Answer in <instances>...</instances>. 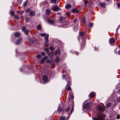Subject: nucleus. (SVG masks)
Returning a JSON list of instances; mask_svg holds the SVG:
<instances>
[{"label":"nucleus","instance_id":"5","mask_svg":"<svg viewBox=\"0 0 120 120\" xmlns=\"http://www.w3.org/2000/svg\"><path fill=\"white\" fill-rule=\"evenodd\" d=\"M22 38H20L18 39L15 42V44L16 45H18L20 44L22 42Z\"/></svg>","mask_w":120,"mask_h":120},{"label":"nucleus","instance_id":"61","mask_svg":"<svg viewBox=\"0 0 120 120\" xmlns=\"http://www.w3.org/2000/svg\"><path fill=\"white\" fill-rule=\"evenodd\" d=\"M28 40L29 42H30V38H28Z\"/></svg>","mask_w":120,"mask_h":120},{"label":"nucleus","instance_id":"35","mask_svg":"<svg viewBox=\"0 0 120 120\" xmlns=\"http://www.w3.org/2000/svg\"><path fill=\"white\" fill-rule=\"evenodd\" d=\"M49 55L50 56V57H51L53 56V52H50L49 53Z\"/></svg>","mask_w":120,"mask_h":120},{"label":"nucleus","instance_id":"4","mask_svg":"<svg viewBox=\"0 0 120 120\" xmlns=\"http://www.w3.org/2000/svg\"><path fill=\"white\" fill-rule=\"evenodd\" d=\"M105 107H103L101 105L98 106V109L99 111L102 112L104 111L105 110Z\"/></svg>","mask_w":120,"mask_h":120},{"label":"nucleus","instance_id":"62","mask_svg":"<svg viewBox=\"0 0 120 120\" xmlns=\"http://www.w3.org/2000/svg\"><path fill=\"white\" fill-rule=\"evenodd\" d=\"M18 13H20V11H18Z\"/></svg>","mask_w":120,"mask_h":120},{"label":"nucleus","instance_id":"58","mask_svg":"<svg viewBox=\"0 0 120 120\" xmlns=\"http://www.w3.org/2000/svg\"><path fill=\"white\" fill-rule=\"evenodd\" d=\"M65 75L64 74H63V78H65Z\"/></svg>","mask_w":120,"mask_h":120},{"label":"nucleus","instance_id":"34","mask_svg":"<svg viewBox=\"0 0 120 120\" xmlns=\"http://www.w3.org/2000/svg\"><path fill=\"white\" fill-rule=\"evenodd\" d=\"M74 98V97L72 95H71V96L70 97V98L69 99V100L70 101L71 99L72 100V101H73V99Z\"/></svg>","mask_w":120,"mask_h":120},{"label":"nucleus","instance_id":"22","mask_svg":"<svg viewBox=\"0 0 120 120\" xmlns=\"http://www.w3.org/2000/svg\"><path fill=\"white\" fill-rule=\"evenodd\" d=\"M74 107V105H72L71 106V110L70 112L71 114L72 113V112L73 110Z\"/></svg>","mask_w":120,"mask_h":120},{"label":"nucleus","instance_id":"32","mask_svg":"<svg viewBox=\"0 0 120 120\" xmlns=\"http://www.w3.org/2000/svg\"><path fill=\"white\" fill-rule=\"evenodd\" d=\"M26 27H25L23 26L22 27V31H26Z\"/></svg>","mask_w":120,"mask_h":120},{"label":"nucleus","instance_id":"8","mask_svg":"<svg viewBox=\"0 0 120 120\" xmlns=\"http://www.w3.org/2000/svg\"><path fill=\"white\" fill-rule=\"evenodd\" d=\"M70 83H69L68 82L67 83V85L66 86V88L68 90H71V89L70 87Z\"/></svg>","mask_w":120,"mask_h":120},{"label":"nucleus","instance_id":"26","mask_svg":"<svg viewBox=\"0 0 120 120\" xmlns=\"http://www.w3.org/2000/svg\"><path fill=\"white\" fill-rule=\"evenodd\" d=\"M51 67L53 68H54L55 66V64L53 62H52L50 64Z\"/></svg>","mask_w":120,"mask_h":120},{"label":"nucleus","instance_id":"23","mask_svg":"<svg viewBox=\"0 0 120 120\" xmlns=\"http://www.w3.org/2000/svg\"><path fill=\"white\" fill-rule=\"evenodd\" d=\"M72 12H76L77 13L79 12V11L78 10L76 9H74L72 10Z\"/></svg>","mask_w":120,"mask_h":120},{"label":"nucleus","instance_id":"19","mask_svg":"<svg viewBox=\"0 0 120 120\" xmlns=\"http://www.w3.org/2000/svg\"><path fill=\"white\" fill-rule=\"evenodd\" d=\"M60 50L59 49H57L56 51L55 52V54L56 55L58 54H60Z\"/></svg>","mask_w":120,"mask_h":120},{"label":"nucleus","instance_id":"15","mask_svg":"<svg viewBox=\"0 0 120 120\" xmlns=\"http://www.w3.org/2000/svg\"><path fill=\"white\" fill-rule=\"evenodd\" d=\"M28 0H26L25 2L23 3L22 6L23 7H25L27 5L28 3Z\"/></svg>","mask_w":120,"mask_h":120},{"label":"nucleus","instance_id":"31","mask_svg":"<svg viewBox=\"0 0 120 120\" xmlns=\"http://www.w3.org/2000/svg\"><path fill=\"white\" fill-rule=\"evenodd\" d=\"M46 35L45 33L44 34H39V35L41 36L42 37H44Z\"/></svg>","mask_w":120,"mask_h":120},{"label":"nucleus","instance_id":"59","mask_svg":"<svg viewBox=\"0 0 120 120\" xmlns=\"http://www.w3.org/2000/svg\"><path fill=\"white\" fill-rule=\"evenodd\" d=\"M20 71L21 72H22L23 71H22V69L21 68H20Z\"/></svg>","mask_w":120,"mask_h":120},{"label":"nucleus","instance_id":"47","mask_svg":"<svg viewBox=\"0 0 120 120\" xmlns=\"http://www.w3.org/2000/svg\"><path fill=\"white\" fill-rule=\"evenodd\" d=\"M46 62L47 63H49L50 64H51V62L50 60H48Z\"/></svg>","mask_w":120,"mask_h":120},{"label":"nucleus","instance_id":"24","mask_svg":"<svg viewBox=\"0 0 120 120\" xmlns=\"http://www.w3.org/2000/svg\"><path fill=\"white\" fill-rule=\"evenodd\" d=\"M50 13V11L49 9H47L46 11V14L48 15Z\"/></svg>","mask_w":120,"mask_h":120},{"label":"nucleus","instance_id":"17","mask_svg":"<svg viewBox=\"0 0 120 120\" xmlns=\"http://www.w3.org/2000/svg\"><path fill=\"white\" fill-rule=\"evenodd\" d=\"M15 37L19 38L20 36V34L19 33L16 32L15 34Z\"/></svg>","mask_w":120,"mask_h":120},{"label":"nucleus","instance_id":"11","mask_svg":"<svg viewBox=\"0 0 120 120\" xmlns=\"http://www.w3.org/2000/svg\"><path fill=\"white\" fill-rule=\"evenodd\" d=\"M47 58V56H45L44 57L42 58L41 61H40V63H43L44 60H46Z\"/></svg>","mask_w":120,"mask_h":120},{"label":"nucleus","instance_id":"64","mask_svg":"<svg viewBox=\"0 0 120 120\" xmlns=\"http://www.w3.org/2000/svg\"><path fill=\"white\" fill-rule=\"evenodd\" d=\"M23 12H24V11H22V12H21L22 13H23Z\"/></svg>","mask_w":120,"mask_h":120},{"label":"nucleus","instance_id":"20","mask_svg":"<svg viewBox=\"0 0 120 120\" xmlns=\"http://www.w3.org/2000/svg\"><path fill=\"white\" fill-rule=\"evenodd\" d=\"M100 5L102 7L104 8L105 5V3H101L100 4Z\"/></svg>","mask_w":120,"mask_h":120},{"label":"nucleus","instance_id":"33","mask_svg":"<svg viewBox=\"0 0 120 120\" xmlns=\"http://www.w3.org/2000/svg\"><path fill=\"white\" fill-rule=\"evenodd\" d=\"M82 21L83 23L84 24H85L86 23V20L85 18L84 17H83L82 19Z\"/></svg>","mask_w":120,"mask_h":120},{"label":"nucleus","instance_id":"36","mask_svg":"<svg viewBox=\"0 0 120 120\" xmlns=\"http://www.w3.org/2000/svg\"><path fill=\"white\" fill-rule=\"evenodd\" d=\"M111 105V103H108L106 105V106L107 107H109Z\"/></svg>","mask_w":120,"mask_h":120},{"label":"nucleus","instance_id":"50","mask_svg":"<svg viewBox=\"0 0 120 120\" xmlns=\"http://www.w3.org/2000/svg\"><path fill=\"white\" fill-rule=\"evenodd\" d=\"M89 25L90 26V27L91 28L93 26V23H90L89 24Z\"/></svg>","mask_w":120,"mask_h":120},{"label":"nucleus","instance_id":"60","mask_svg":"<svg viewBox=\"0 0 120 120\" xmlns=\"http://www.w3.org/2000/svg\"><path fill=\"white\" fill-rule=\"evenodd\" d=\"M23 18V15H22L21 16V19H22Z\"/></svg>","mask_w":120,"mask_h":120},{"label":"nucleus","instance_id":"6","mask_svg":"<svg viewBox=\"0 0 120 120\" xmlns=\"http://www.w3.org/2000/svg\"><path fill=\"white\" fill-rule=\"evenodd\" d=\"M59 8L57 6H52L51 8L52 9L53 11H58L59 10Z\"/></svg>","mask_w":120,"mask_h":120},{"label":"nucleus","instance_id":"25","mask_svg":"<svg viewBox=\"0 0 120 120\" xmlns=\"http://www.w3.org/2000/svg\"><path fill=\"white\" fill-rule=\"evenodd\" d=\"M71 5L70 4H68L65 6L66 8V9H68L71 7Z\"/></svg>","mask_w":120,"mask_h":120},{"label":"nucleus","instance_id":"44","mask_svg":"<svg viewBox=\"0 0 120 120\" xmlns=\"http://www.w3.org/2000/svg\"><path fill=\"white\" fill-rule=\"evenodd\" d=\"M52 3L55 4L56 3V0H51Z\"/></svg>","mask_w":120,"mask_h":120},{"label":"nucleus","instance_id":"28","mask_svg":"<svg viewBox=\"0 0 120 120\" xmlns=\"http://www.w3.org/2000/svg\"><path fill=\"white\" fill-rule=\"evenodd\" d=\"M60 120H65V118L64 116L60 117Z\"/></svg>","mask_w":120,"mask_h":120},{"label":"nucleus","instance_id":"16","mask_svg":"<svg viewBox=\"0 0 120 120\" xmlns=\"http://www.w3.org/2000/svg\"><path fill=\"white\" fill-rule=\"evenodd\" d=\"M49 35L48 34H47L45 37V41L46 42H49L48 37Z\"/></svg>","mask_w":120,"mask_h":120},{"label":"nucleus","instance_id":"1","mask_svg":"<svg viewBox=\"0 0 120 120\" xmlns=\"http://www.w3.org/2000/svg\"><path fill=\"white\" fill-rule=\"evenodd\" d=\"M92 119L93 120H104L105 117L101 112H99L98 114L97 117H93Z\"/></svg>","mask_w":120,"mask_h":120},{"label":"nucleus","instance_id":"57","mask_svg":"<svg viewBox=\"0 0 120 120\" xmlns=\"http://www.w3.org/2000/svg\"><path fill=\"white\" fill-rule=\"evenodd\" d=\"M118 55H119L120 54V50H119L118 52Z\"/></svg>","mask_w":120,"mask_h":120},{"label":"nucleus","instance_id":"48","mask_svg":"<svg viewBox=\"0 0 120 120\" xmlns=\"http://www.w3.org/2000/svg\"><path fill=\"white\" fill-rule=\"evenodd\" d=\"M120 116L119 115H117L116 118H117V119H119L120 118Z\"/></svg>","mask_w":120,"mask_h":120},{"label":"nucleus","instance_id":"30","mask_svg":"<svg viewBox=\"0 0 120 120\" xmlns=\"http://www.w3.org/2000/svg\"><path fill=\"white\" fill-rule=\"evenodd\" d=\"M37 28L38 30H40L41 29V26L40 25L37 26Z\"/></svg>","mask_w":120,"mask_h":120},{"label":"nucleus","instance_id":"14","mask_svg":"<svg viewBox=\"0 0 120 120\" xmlns=\"http://www.w3.org/2000/svg\"><path fill=\"white\" fill-rule=\"evenodd\" d=\"M48 22L49 23L52 24H53L54 23V21L50 19H49L48 20Z\"/></svg>","mask_w":120,"mask_h":120},{"label":"nucleus","instance_id":"10","mask_svg":"<svg viewBox=\"0 0 120 120\" xmlns=\"http://www.w3.org/2000/svg\"><path fill=\"white\" fill-rule=\"evenodd\" d=\"M43 80L45 82H46L48 80V77L47 75H44L42 78Z\"/></svg>","mask_w":120,"mask_h":120},{"label":"nucleus","instance_id":"63","mask_svg":"<svg viewBox=\"0 0 120 120\" xmlns=\"http://www.w3.org/2000/svg\"><path fill=\"white\" fill-rule=\"evenodd\" d=\"M65 26V25L64 26V27H67V26Z\"/></svg>","mask_w":120,"mask_h":120},{"label":"nucleus","instance_id":"2","mask_svg":"<svg viewBox=\"0 0 120 120\" xmlns=\"http://www.w3.org/2000/svg\"><path fill=\"white\" fill-rule=\"evenodd\" d=\"M23 71L27 72L29 71L30 70V66L29 65L23 67H22Z\"/></svg>","mask_w":120,"mask_h":120},{"label":"nucleus","instance_id":"29","mask_svg":"<svg viewBox=\"0 0 120 120\" xmlns=\"http://www.w3.org/2000/svg\"><path fill=\"white\" fill-rule=\"evenodd\" d=\"M29 30H26V31H24V32H25V34H26V35H28L29 34Z\"/></svg>","mask_w":120,"mask_h":120},{"label":"nucleus","instance_id":"7","mask_svg":"<svg viewBox=\"0 0 120 120\" xmlns=\"http://www.w3.org/2000/svg\"><path fill=\"white\" fill-rule=\"evenodd\" d=\"M66 77L65 80L67 83L68 82L69 83H70L71 80L70 77L69 76L67 75L66 76Z\"/></svg>","mask_w":120,"mask_h":120},{"label":"nucleus","instance_id":"54","mask_svg":"<svg viewBox=\"0 0 120 120\" xmlns=\"http://www.w3.org/2000/svg\"><path fill=\"white\" fill-rule=\"evenodd\" d=\"M117 6L118 7H120V4L119 3L117 4Z\"/></svg>","mask_w":120,"mask_h":120},{"label":"nucleus","instance_id":"51","mask_svg":"<svg viewBox=\"0 0 120 120\" xmlns=\"http://www.w3.org/2000/svg\"><path fill=\"white\" fill-rule=\"evenodd\" d=\"M41 54L43 56H44L45 54V53L44 52H42L41 53Z\"/></svg>","mask_w":120,"mask_h":120},{"label":"nucleus","instance_id":"38","mask_svg":"<svg viewBox=\"0 0 120 120\" xmlns=\"http://www.w3.org/2000/svg\"><path fill=\"white\" fill-rule=\"evenodd\" d=\"M84 33L82 32H79V34L81 36H82L84 35Z\"/></svg>","mask_w":120,"mask_h":120},{"label":"nucleus","instance_id":"39","mask_svg":"<svg viewBox=\"0 0 120 120\" xmlns=\"http://www.w3.org/2000/svg\"><path fill=\"white\" fill-rule=\"evenodd\" d=\"M11 14V15L12 16H14V15L15 12L14 11H11L10 12Z\"/></svg>","mask_w":120,"mask_h":120},{"label":"nucleus","instance_id":"13","mask_svg":"<svg viewBox=\"0 0 120 120\" xmlns=\"http://www.w3.org/2000/svg\"><path fill=\"white\" fill-rule=\"evenodd\" d=\"M60 60V58L58 57L57 56L55 59V62L56 63H58Z\"/></svg>","mask_w":120,"mask_h":120},{"label":"nucleus","instance_id":"49","mask_svg":"<svg viewBox=\"0 0 120 120\" xmlns=\"http://www.w3.org/2000/svg\"><path fill=\"white\" fill-rule=\"evenodd\" d=\"M117 102H120V97H119L117 99Z\"/></svg>","mask_w":120,"mask_h":120},{"label":"nucleus","instance_id":"9","mask_svg":"<svg viewBox=\"0 0 120 120\" xmlns=\"http://www.w3.org/2000/svg\"><path fill=\"white\" fill-rule=\"evenodd\" d=\"M95 95L94 93L92 92L90 94L89 97L90 98H92L95 96Z\"/></svg>","mask_w":120,"mask_h":120},{"label":"nucleus","instance_id":"41","mask_svg":"<svg viewBox=\"0 0 120 120\" xmlns=\"http://www.w3.org/2000/svg\"><path fill=\"white\" fill-rule=\"evenodd\" d=\"M17 2L19 3V5H20L22 2V0H20L19 1L18 0V1Z\"/></svg>","mask_w":120,"mask_h":120},{"label":"nucleus","instance_id":"27","mask_svg":"<svg viewBox=\"0 0 120 120\" xmlns=\"http://www.w3.org/2000/svg\"><path fill=\"white\" fill-rule=\"evenodd\" d=\"M71 106H69L66 109H65V110L67 112H68L70 110Z\"/></svg>","mask_w":120,"mask_h":120},{"label":"nucleus","instance_id":"45","mask_svg":"<svg viewBox=\"0 0 120 120\" xmlns=\"http://www.w3.org/2000/svg\"><path fill=\"white\" fill-rule=\"evenodd\" d=\"M36 57L37 58H40L41 57V56L40 55H38Z\"/></svg>","mask_w":120,"mask_h":120},{"label":"nucleus","instance_id":"18","mask_svg":"<svg viewBox=\"0 0 120 120\" xmlns=\"http://www.w3.org/2000/svg\"><path fill=\"white\" fill-rule=\"evenodd\" d=\"M63 110V109L62 108H61V107L59 106L58 109V111L59 112H60L62 111Z\"/></svg>","mask_w":120,"mask_h":120},{"label":"nucleus","instance_id":"53","mask_svg":"<svg viewBox=\"0 0 120 120\" xmlns=\"http://www.w3.org/2000/svg\"><path fill=\"white\" fill-rule=\"evenodd\" d=\"M50 49L51 50H53L54 48L52 47V46H50Z\"/></svg>","mask_w":120,"mask_h":120},{"label":"nucleus","instance_id":"12","mask_svg":"<svg viewBox=\"0 0 120 120\" xmlns=\"http://www.w3.org/2000/svg\"><path fill=\"white\" fill-rule=\"evenodd\" d=\"M90 104L89 103H86L84 104V108L86 109L88 108L89 107Z\"/></svg>","mask_w":120,"mask_h":120},{"label":"nucleus","instance_id":"42","mask_svg":"<svg viewBox=\"0 0 120 120\" xmlns=\"http://www.w3.org/2000/svg\"><path fill=\"white\" fill-rule=\"evenodd\" d=\"M47 42H46L45 43V46L46 47H48V44L47 43Z\"/></svg>","mask_w":120,"mask_h":120},{"label":"nucleus","instance_id":"21","mask_svg":"<svg viewBox=\"0 0 120 120\" xmlns=\"http://www.w3.org/2000/svg\"><path fill=\"white\" fill-rule=\"evenodd\" d=\"M35 15V12L32 11H30V16H33Z\"/></svg>","mask_w":120,"mask_h":120},{"label":"nucleus","instance_id":"56","mask_svg":"<svg viewBox=\"0 0 120 120\" xmlns=\"http://www.w3.org/2000/svg\"><path fill=\"white\" fill-rule=\"evenodd\" d=\"M76 21H77V19H75L73 20V22L74 23H75L76 22Z\"/></svg>","mask_w":120,"mask_h":120},{"label":"nucleus","instance_id":"46","mask_svg":"<svg viewBox=\"0 0 120 120\" xmlns=\"http://www.w3.org/2000/svg\"><path fill=\"white\" fill-rule=\"evenodd\" d=\"M66 15L68 16V17H69L70 16V13L69 12H67L66 13Z\"/></svg>","mask_w":120,"mask_h":120},{"label":"nucleus","instance_id":"52","mask_svg":"<svg viewBox=\"0 0 120 120\" xmlns=\"http://www.w3.org/2000/svg\"><path fill=\"white\" fill-rule=\"evenodd\" d=\"M88 1L86 0H85L84 1V3L85 4H86L88 3Z\"/></svg>","mask_w":120,"mask_h":120},{"label":"nucleus","instance_id":"37","mask_svg":"<svg viewBox=\"0 0 120 120\" xmlns=\"http://www.w3.org/2000/svg\"><path fill=\"white\" fill-rule=\"evenodd\" d=\"M30 11V8H28L25 11L26 13H28Z\"/></svg>","mask_w":120,"mask_h":120},{"label":"nucleus","instance_id":"40","mask_svg":"<svg viewBox=\"0 0 120 120\" xmlns=\"http://www.w3.org/2000/svg\"><path fill=\"white\" fill-rule=\"evenodd\" d=\"M26 20L27 22H28L29 21V19L28 17H26Z\"/></svg>","mask_w":120,"mask_h":120},{"label":"nucleus","instance_id":"55","mask_svg":"<svg viewBox=\"0 0 120 120\" xmlns=\"http://www.w3.org/2000/svg\"><path fill=\"white\" fill-rule=\"evenodd\" d=\"M15 17L17 19H19V17L16 15H15Z\"/></svg>","mask_w":120,"mask_h":120},{"label":"nucleus","instance_id":"43","mask_svg":"<svg viewBox=\"0 0 120 120\" xmlns=\"http://www.w3.org/2000/svg\"><path fill=\"white\" fill-rule=\"evenodd\" d=\"M45 50L47 52H48L49 51V49L48 48H46L45 49Z\"/></svg>","mask_w":120,"mask_h":120},{"label":"nucleus","instance_id":"3","mask_svg":"<svg viewBox=\"0 0 120 120\" xmlns=\"http://www.w3.org/2000/svg\"><path fill=\"white\" fill-rule=\"evenodd\" d=\"M115 42L114 39L112 38H111L109 40V43L112 45H113L115 44Z\"/></svg>","mask_w":120,"mask_h":120}]
</instances>
